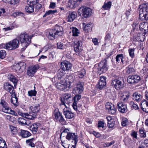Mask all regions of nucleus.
Returning <instances> with one entry per match:
<instances>
[{
	"mask_svg": "<svg viewBox=\"0 0 148 148\" xmlns=\"http://www.w3.org/2000/svg\"><path fill=\"white\" fill-rule=\"evenodd\" d=\"M139 132L140 135V136L142 138H145L146 137V133L142 129L139 130Z\"/></svg>",
	"mask_w": 148,
	"mask_h": 148,
	"instance_id": "nucleus-52",
	"label": "nucleus"
},
{
	"mask_svg": "<svg viewBox=\"0 0 148 148\" xmlns=\"http://www.w3.org/2000/svg\"><path fill=\"white\" fill-rule=\"evenodd\" d=\"M18 64L20 66V67H21V68L22 69H25V64L23 62H20L18 63Z\"/></svg>",
	"mask_w": 148,
	"mask_h": 148,
	"instance_id": "nucleus-62",
	"label": "nucleus"
},
{
	"mask_svg": "<svg viewBox=\"0 0 148 148\" xmlns=\"http://www.w3.org/2000/svg\"><path fill=\"white\" fill-rule=\"evenodd\" d=\"M68 4L71 8L75 7L77 5L76 1L74 0H69Z\"/></svg>",
	"mask_w": 148,
	"mask_h": 148,
	"instance_id": "nucleus-47",
	"label": "nucleus"
},
{
	"mask_svg": "<svg viewBox=\"0 0 148 148\" xmlns=\"http://www.w3.org/2000/svg\"><path fill=\"white\" fill-rule=\"evenodd\" d=\"M57 12V11L56 10H50L47 11L46 12L45 14L43 16V17H45L46 16H47L48 15L51 14H53L55 13H56Z\"/></svg>",
	"mask_w": 148,
	"mask_h": 148,
	"instance_id": "nucleus-49",
	"label": "nucleus"
},
{
	"mask_svg": "<svg viewBox=\"0 0 148 148\" xmlns=\"http://www.w3.org/2000/svg\"><path fill=\"white\" fill-rule=\"evenodd\" d=\"M10 129L11 132L13 134H16L17 133V128L12 125L10 126Z\"/></svg>",
	"mask_w": 148,
	"mask_h": 148,
	"instance_id": "nucleus-48",
	"label": "nucleus"
},
{
	"mask_svg": "<svg viewBox=\"0 0 148 148\" xmlns=\"http://www.w3.org/2000/svg\"><path fill=\"white\" fill-rule=\"evenodd\" d=\"M111 5L112 3L110 1L106 3H104L102 8L105 10H108L111 7Z\"/></svg>",
	"mask_w": 148,
	"mask_h": 148,
	"instance_id": "nucleus-50",
	"label": "nucleus"
},
{
	"mask_svg": "<svg viewBox=\"0 0 148 148\" xmlns=\"http://www.w3.org/2000/svg\"><path fill=\"white\" fill-rule=\"evenodd\" d=\"M97 72L99 74L105 72L108 69L107 60L104 59L98 64Z\"/></svg>",
	"mask_w": 148,
	"mask_h": 148,
	"instance_id": "nucleus-7",
	"label": "nucleus"
},
{
	"mask_svg": "<svg viewBox=\"0 0 148 148\" xmlns=\"http://www.w3.org/2000/svg\"><path fill=\"white\" fill-rule=\"evenodd\" d=\"M4 89L9 92L10 94H12L15 93L14 91V88L13 86L8 82L5 83L4 84Z\"/></svg>",
	"mask_w": 148,
	"mask_h": 148,
	"instance_id": "nucleus-18",
	"label": "nucleus"
},
{
	"mask_svg": "<svg viewBox=\"0 0 148 148\" xmlns=\"http://www.w3.org/2000/svg\"><path fill=\"white\" fill-rule=\"evenodd\" d=\"M73 36H77L79 34L78 30L75 27H73L72 29Z\"/></svg>",
	"mask_w": 148,
	"mask_h": 148,
	"instance_id": "nucleus-55",
	"label": "nucleus"
},
{
	"mask_svg": "<svg viewBox=\"0 0 148 148\" xmlns=\"http://www.w3.org/2000/svg\"><path fill=\"white\" fill-rule=\"evenodd\" d=\"M19 45V40L14 39L9 42L8 43H7L6 45H4V47L9 50L15 49L18 47Z\"/></svg>",
	"mask_w": 148,
	"mask_h": 148,
	"instance_id": "nucleus-6",
	"label": "nucleus"
},
{
	"mask_svg": "<svg viewBox=\"0 0 148 148\" xmlns=\"http://www.w3.org/2000/svg\"><path fill=\"white\" fill-rule=\"evenodd\" d=\"M30 108L32 112L33 113H34V114H33V113H31L32 114V115H33V114H35L36 116V114L40 110V104H38L32 106L30 107Z\"/></svg>",
	"mask_w": 148,
	"mask_h": 148,
	"instance_id": "nucleus-29",
	"label": "nucleus"
},
{
	"mask_svg": "<svg viewBox=\"0 0 148 148\" xmlns=\"http://www.w3.org/2000/svg\"><path fill=\"white\" fill-rule=\"evenodd\" d=\"M98 127L99 130L102 131L104 130L106 128V127L104 126V122L101 121H99Z\"/></svg>",
	"mask_w": 148,
	"mask_h": 148,
	"instance_id": "nucleus-37",
	"label": "nucleus"
},
{
	"mask_svg": "<svg viewBox=\"0 0 148 148\" xmlns=\"http://www.w3.org/2000/svg\"><path fill=\"white\" fill-rule=\"evenodd\" d=\"M123 56V54H121V61L122 63L123 67H124L127 65L128 61L127 59L124 58Z\"/></svg>",
	"mask_w": 148,
	"mask_h": 148,
	"instance_id": "nucleus-41",
	"label": "nucleus"
},
{
	"mask_svg": "<svg viewBox=\"0 0 148 148\" xmlns=\"http://www.w3.org/2000/svg\"><path fill=\"white\" fill-rule=\"evenodd\" d=\"M108 121V126L109 128L113 127L115 124V121L114 119L111 116H108L106 117Z\"/></svg>",
	"mask_w": 148,
	"mask_h": 148,
	"instance_id": "nucleus-27",
	"label": "nucleus"
},
{
	"mask_svg": "<svg viewBox=\"0 0 148 148\" xmlns=\"http://www.w3.org/2000/svg\"><path fill=\"white\" fill-rule=\"evenodd\" d=\"M20 0H11L9 4L13 5H17L19 2Z\"/></svg>",
	"mask_w": 148,
	"mask_h": 148,
	"instance_id": "nucleus-58",
	"label": "nucleus"
},
{
	"mask_svg": "<svg viewBox=\"0 0 148 148\" xmlns=\"http://www.w3.org/2000/svg\"><path fill=\"white\" fill-rule=\"evenodd\" d=\"M65 70L61 67L58 71L57 74L59 79H60L65 74Z\"/></svg>",
	"mask_w": 148,
	"mask_h": 148,
	"instance_id": "nucleus-35",
	"label": "nucleus"
},
{
	"mask_svg": "<svg viewBox=\"0 0 148 148\" xmlns=\"http://www.w3.org/2000/svg\"><path fill=\"white\" fill-rule=\"evenodd\" d=\"M34 7L33 5L28 4L25 8V11L28 13H31L34 11Z\"/></svg>",
	"mask_w": 148,
	"mask_h": 148,
	"instance_id": "nucleus-36",
	"label": "nucleus"
},
{
	"mask_svg": "<svg viewBox=\"0 0 148 148\" xmlns=\"http://www.w3.org/2000/svg\"><path fill=\"white\" fill-rule=\"evenodd\" d=\"M14 28L13 26H10L4 28L3 29L5 31H8L9 30H12Z\"/></svg>",
	"mask_w": 148,
	"mask_h": 148,
	"instance_id": "nucleus-64",
	"label": "nucleus"
},
{
	"mask_svg": "<svg viewBox=\"0 0 148 148\" xmlns=\"http://www.w3.org/2000/svg\"><path fill=\"white\" fill-rule=\"evenodd\" d=\"M84 26L83 29L86 32H91L93 27V25L91 23H89L86 24L85 23H83Z\"/></svg>",
	"mask_w": 148,
	"mask_h": 148,
	"instance_id": "nucleus-25",
	"label": "nucleus"
},
{
	"mask_svg": "<svg viewBox=\"0 0 148 148\" xmlns=\"http://www.w3.org/2000/svg\"><path fill=\"white\" fill-rule=\"evenodd\" d=\"M131 10V9L130 8V9H128L125 13H124L121 16V18H123V19L126 18V19H127L129 16L130 15Z\"/></svg>",
	"mask_w": 148,
	"mask_h": 148,
	"instance_id": "nucleus-40",
	"label": "nucleus"
},
{
	"mask_svg": "<svg viewBox=\"0 0 148 148\" xmlns=\"http://www.w3.org/2000/svg\"><path fill=\"white\" fill-rule=\"evenodd\" d=\"M12 98L11 100V102L15 106H17L18 105V98L16 97V93H12Z\"/></svg>",
	"mask_w": 148,
	"mask_h": 148,
	"instance_id": "nucleus-28",
	"label": "nucleus"
},
{
	"mask_svg": "<svg viewBox=\"0 0 148 148\" xmlns=\"http://www.w3.org/2000/svg\"><path fill=\"white\" fill-rule=\"evenodd\" d=\"M76 14V12H75L70 13L67 18V21L69 22H72L75 18Z\"/></svg>",
	"mask_w": 148,
	"mask_h": 148,
	"instance_id": "nucleus-34",
	"label": "nucleus"
},
{
	"mask_svg": "<svg viewBox=\"0 0 148 148\" xmlns=\"http://www.w3.org/2000/svg\"><path fill=\"white\" fill-rule=\"evenodd\" d=\"M86 71L84 69L81 70L79 71H77L74 73V75L77 76L78 77L80 78H83L86 75Z\"/></svg>",
	"mask_w": 148,
	"mask_h": 148,
	"instance_id": "nucleus-32",
	"label": "nucleus"
},
{
	"mask_svg": "<svg viewBox=\"0 0 148 148\" xmlns=\"http://www.w3.org/2000/svg\"><path fill=\"white\" fill-rule=\"evenodd\" d=\"M74 48L75 52L77 55L79 56L82 55V42L81 40L76 41L74 42Z\"/></svg>",
	"mask_w": 148,
	"mask_h": 148,
	"instance_id": "nucleus-10",
	"label": "nucleus"
},
{
	"mask_svg": "<svg viewBox=\"0 0 148 148\" xmlns=\"http://www.w3.org/2000/svg\"><path fill=\"white\" fill-rule=\"evenodd\" d=\"M121 100H122L123 102H125L127 101L129 97L130 92L127 91L121 92Z\"/></svg>",
	"mask_w": 148,
	"mask_h": 148,
	"instance_id": "nucleus-20",
	"label": "nucleus"
},
{
	"mask_svg": "<svg viewBox=\"0 0 148 148\" xmlns=\"http://www.w3.org/2000/svg\"><path fill=\"white\" fill-rule=\"evenodd\" d=\"M112 84L114 86L116 89L118 90H120V81L119 80L115 79L113 80L112 82Z\"/></svg>",
	"mask_w": 148,
	"mask_h": 148,
	"instance_id": "nucleus-30",
	"label": "nucleus"
},
{
	"mask_svg": "<svg viewBox=\"0 0 148 148\" xmlns=\"http://www.w3.org/2000/svg\"><path fill=\"white\" fill-rule=\"evenodd\" d=\"M53 114L56 121H59L62 125L65 124L66 122L65 120L58 109H56L54 110Z\"/></svg>",
	"mask_w": 148,
	"mask_h": 148,
	"instance_id": "nucleus-11",
	"label": "nucleus"
},
{
	"mask_svg": "<svg viewBox=\"0 0 148 148\" xmlns=\"http://www.w3.org/2000/svg\"><path fill=\"white\" fill-rule=\"evenodd\" d=\"M6 55V53L5 51L1 50L0 51V58L3 59L5 58Z\"/></svg>",
	"mask_w": 148,
	"mask_h": 148,
	"instance_id": "nucleus-54",
	"label": "nucleus"
},
{
	"mask_svg": "<svg viewBox=\"0 0 148 148\" xmlns=\"http://www.w3.org/2000/svg\"><path fill=\"white\" fill-rule=\"evenodd\" d=\"M39 67L38 65L32 66L29 68L27 71V74L29 76L32 77L36 72Z\"/></svg>",
	"mask_w": 148,
	"mask_h": 148,
	"instance_id": "nucleus-14",
	"label": "nucleus"
},
{
	"mask_svg": "<svg viewBox=\"0 0 148 148\" xmlns=\"http://www.w3.org/2000/svg\"><path fill=\"white\" fill-rule=\"evenodd\" d=\"M106 77L104 76L100 77L99 82L97 84V87L100 90L102 89L106 85Z\"/></svg>",
	"mask_w": 148,
	"mask_h": 148,
	"instance_id": "nucleus-15",
	"label": "nucleus"
},
{
	"mask_svg": "<svg viewBox=\"0 0 148 148\" xmlns=\"http://www.w3.org/2000/svg\"><path fill=\"white\" fill-rule=\"evenodd\" d=\"M35 140V138H32L30 139L27 140L26 142L27 145L30 146L32 147H34L35 146V145L33 142Z\"/></svg>",
	"mask_w": 148,
	"mask_h": 148,
	"instance_id": "nucleus-38",
	"label": "nucleus"
},
{
	"mask_svg": "<svg viewBox=\"0 0 148 148\" xmlns=\"http://www.w3.org/2000/svg\"><path fill=\"white\" fill-rule=\"evenodd\" d=\"M63 113L66 118L70 119L73 118L74 116V114L70 110L68 109L67 107H64Z\"/></svg>",
	"mask_w": 148,
	"mask_h": 148,
	"instance_id": "nucleus-16",
	"label": "nucleus"
},
{
	"mask_svg": "<svg viewBox=\"0 0 148 148\" xmlns=\"http://www.w3.org/2000/svg\"><path fill=\"white\" fill-rule=\"evenodd\" d=\"M14 68L16 71H19L21 69V67L18 63L16 64L14 66Z\"/></svg>",
	"mask_w": 148,
	"mask_h": 148,
	"instance_id": "nucleus-61",
	"label": "nucleus"
},
{
	"mask_svg": "<svg viewBox=\"0 0 148 148\" xmlns=\"http://www.w3.org/2000/svg\"><path fill=\"white\" fill-rule=\"evenodd\" d=\"M139 18L141 21L148 20V3H144L139 5Z\"/></svg>",
	"mask_w": 148,
	"mask_h": 148,
	"instance_id": "nucleus-2",
	"label": "nucleus"
},
{
	"mask_svg": "<svg viewBox=\"0 0 148 148\" xmlns=\"http://www.w3.org/2000/svg\"><path fill=\"white\" fill-rule=\"evenodd\" d=\"M139 28L140 30L142 32L143 35L145 36L148 32V23L143 22L140 23Z\"/></svg>",
	"mask_w": 148,
	"mask_h": 148,
	"instance_id": "nucleus-12",
	"label": "nucleus"
},
{
	"mask_svg": "<svg viewBox=\"0 0 148 148\" xmlns=\"http://www.w3.org/2000/svg\"><path fill=\"white\" fill-rule=\"evenodd\" d=\"M126 73L128 74H132L135 71V67L134 64H131L126 68Z\"/></svg>",
	"mask_w": 148,
	"mask_h": 148,
	"instance_id": "nucleus-26",
	"label": "nucleus"
},
{
	"mask_svg": "<svg viewBox=\"0 0 148 148\" xmlns=\"http://www.w3.org/2000/svg\"><path fill=\"white\" fill-rule=\"evenodd\" d=\"M62 31V26L56 25L53 28L49 30L47 32L46 36L49 39L53 40L61 36L63 34Z\"/></svg>",
	"mask_w": 148,
	"mask_h": 148,
	"instance_id": "nucleus-1",
	"label": "nucleus"
},
{
	"mask_svg": "<svg viewBox=\"0 0 148 148\" xmlns=\"http://www.w3.org/2000/svg\"><path fill=\"white\" fill-rule=\"evenodd\" d=\"M19 115H21L24 118L26 119H29V120H34L36 117L35 114L32 115V113H23L19 111L18 112Z\"/></svg>",
	"mask_w": 148,
	"mask_h": 148,
	"instance_id": "nucleus-19",
	"label": "nucleus"
},
{
	"mask_svg": "<svg viewBox=\"0 0 148 148\" xmlns=\"http://www.w3.org/2000/svg\"><path fill=\"white\" fill-rule=\"evenodd\" d=\"M31 38L27 34H21L20 36V42L22 44L25 45V48H26L28 45L30 43Z\"/></svg>",
	"mask_w": 148,
	"mask_h": 148,
	"instance_id": "nucleus-9",
	"label": "nucleus"
},
{
	"mask_svg": "<svg viewBox=\"0 0 148 148\" xmlns=\"http://www.w3.org/2000/svg\"><path fill=\"white\" fill-rule=\"evenodd\" d=\"M20 133V135L23 138H27L30 136L31 135V133L28 131L21 129Z\"/></svg>",
	"mask_w": 148,
	"mask_h": 148,
	"instance_id": "nucleus-33",
	"label": "nucleus"
},
{
	"mask_svg": "<svg viewBox=\"0 0 148 148\" xmlns=\"http://www.w3.org/2000/svg\"><path fill=\"white\" fill-rule=\"evenodd\" d=\"M36 93L37 92L35 90H31L29 91L28 92V95L30 97L35 96H36Z\"/></svg>",
	"mask_w": 148,
	"mask_h": 148,
	"instance_id": "nucleus-56",
	"label": "nucleus"
},
{
	"mask_svg": "<svg viewBox=\"0 0 148 148\" xmlns=\"http://www.w3.org/2000/svg\"><path fill=\"white\" fill-rule=\"evenodd\" d=\"M0 103L2 106V111L5 113H9V108L8 106V103L5 100L2 99L1 100Z\"/></svg>",
	"mask_w": 148,
	"mask_h": 148,
	"instance_id": "nucleus-17",
	"label": "nucleus"
},
{
	"mask_svg": "<svg viewBox=\"0 0 148 148\" xmlns=\"http://www.w3.org/2000/svg\"><path fill=\"white\" fill-rule=\"evenodd\" d=\"M142 92L140 91H138L136 92L133 94V96H138V98L137 100L138 101H140V98H142Z\"/></svg>",
	"mask_w": 148,
	"mask_h": 148,
	"instance_id": "nucleus-44",
	"label": "nucleus"
},
{
	"mask_svg": "<svg viewBox=\"0 0 148 148\" xmlns=\"http://www.w3.org/2000/svg\"><path fill=\"white\" fill-rule=\"evenodd\" d=\"M65 46L61 42H59L57 44V48L63 49H64L65 48Z\"/></svg>",
	"mask_w": 148,
	"mask_h": 148,
	"instance_id": "nucleus-57",
	"label": "nucleus"
},
{
	"mask_svg": "<svg viewBox=\"0 0 148 148\" xmlns=\"http://www.w3.org/2000/svg\"><path fill=\"white\" fill-rule=\"evenodd\" d=\"M17 121L18 123L21 125H25L26 122V119L23 117H20L18 119Z\"/></svg>",
	"mask_w": 148,
	"mask_h": 148,
	"instance_id": "nucleus-51",
	"label": "nucleus"
},
{
	"mask_svg": "<svg viewBox=\"0 0 148 148\" xmlns=\"http://www.w3.org/2000/svg\"><path fill=\"white\" fill-rule=\"evenodd\" d=\"M131 104L132 105V106L133 108L135 110L139 109V107L137 104L134 103V102H131Z\"/></svg>",
	"mask_w": 148,
	"mask_h": 148,
	"instance_id": "nucleus-60",
	"label": "nucleus"
},
{
	"mask_svg": "<svg viewBox=\"0 0 148 148\" xmlns=\"http://www.w3.org/2000/svg\"><path fill=\"white\" fill-rule=\"evenodd\" d=\"M81 98V95L79 94H77L73 97V102H75L77 103L78 100Z\"/></svg>",
	"mask_w": 148,
	"mask_h": 148,
	"instance_id": "nucleus-53",
	"label": "nucleus"
},
{
	"mask_svg": "<svg viewBox=\"0 0 148 148\" xmlns=\"http://www.w3.org/2000/svg\"><path fill=\"white\" fill-rule=\"evenodd\" d=\"M61 67L65 71L69 70L71 69L72 64L69 62L65 61L61 63Z\"/></svg>",
	"mask_w": 148,
	"mask_h": 148,
	"instance_id": "nucleus-21",
	"label": "nucleus"
},
{
	"mask_svg": "<svg viewBox=\"0 0 148 148\" xmlns=\"http://www.w3.org/2000/svg\"><path fill=\"white\" fill-rule=\"evenodd\" d=\"M7 146L5 141L3 138L0 137V148H6Z\"/></svg>",
	"mask_w": 148,
	"mask_h": 148,
	"instance_id": "nucleus-45",
	"label": "nucleus"
},
{
	"mask_svg": "<svg viewBox=\"0 0 148 148\" xmlns=\"http://www.w3.org/2000/svg\"><path fill=\"white\" fill-rule=\"evenodd\" d=\"M72 84L73 82L72 81L69 80L67 81L66 80L63 84L60 83H56V86L57 88L60 90L66 92L68 91L72 87Z\"/></svg>",
	"mask_w": 148,
	"mask_h": 148,
	"instance_id": "nucleus-4",
	"label": "nucleus"
},
{
	"mask_svg": "<svg viewBox=\"0 0 148 148\" xmlns=\"http://www.w3.org/2000/svg\"><path fill=\"white\" fill-rule=\"evenodd\" d=\"M8 78L10 81L12 82L15 87L17 84L18 80L16 77L12 74H9L8 76Z\"/></svg>",
	"mask_w": 148,
	"mask_h": 148,
	"instance_id": "nucleus-31",
	"label": "nucleus"
},
{
	"mask_svg": "<svg viewBox=\"0 0 148 148\" xmlns=\"http://www.w3.org/2000/svg\"><path fill=\"white\" fill-rule=\"evenodd\" d=\"M71 95L70 94L67 93L64 98V100H61V103L60 105L62 106V107H67V106L65 104V103L67 104L69 103L68 100L71 98Z\"/></svg>",
	"mask_w": 148,
	"mask_h": 148,
	"instance_id": "nucleus-23",
	"label": "nucleus"
},
{
	"mask_svg": "<svg viewBox=\"0 0 148 148\" xmlns=\"http://www.w3.org/2000/svg\"><path fill=\"white\" fill-rule=\"evenodd\" d=\"M76 79H73V81H72L73 83L75 84L76 86V87H75L74 89L73 92L74 93L75 91V93L76 94H80L84 90V83L80 82H77L76 81Z\"/></svg>",
	"mask_w": 148,
	"mask_h": 148,
	"instance_id": "nucleus-8",
	"label": "nucleus"
},
{
	"mask_svg": "<svg viewBox=\"0 0 148 148\" xmlns=\"http://www.w3.org/2000/svg\"><path fill=\"white\" fill-rule=\"evenodd\" d=\"M64 133H66V138L68 140H72L74 141L75 145L77 144L78 142V136L75 133H71L67 128H65L62 132L61 135H64Z\"/></svg>",
	"mask_w": 148,
	"mask_h": 148,
	"instance_id": "nucleus-5",
	"label": "nucleus"
},
{
	"mask_svg": "<svg viewBox=\"0 0 148 148\" xmlns=\"http://www.w3.org/2000/svg\"><path fill=\"white\" fill-rule=\"evenodd\" d=\"M135 50V49L134 48H130L128 50L129 56L132 58H134L135 57V55L134 53Z\"/></svg>",
	"mask_w": 148,
	"mask_h": 148,
	"instance_id": "nucleus-42",
	"label": "nucleus"
},
{
	"mask_svg": "<svg viewBox=\"0 0 148 148\" xmlns=\"http://www.w3.org/2000/svg\"><path fill=\"white\" fill-rule=\"evenodd\" d=\"M78 14L83 18H87L90 17L92 13V10L88 7L82 6L78 10Z\"/></svg>",
	"mask_w": 148,
	"mask_h": 148,
	"instance_id": "nucleus-3",
	"label": "nucleus"
},
{
	"mask_svg": "<svg viewBox=\"0 0 148 148\" xmlns=\"http://www.w3.org/2000/svg\"><path fill=\"white\" fill-rule=\"evenodd\" d=\"M122 121L121 123L122 126L124 127L127 126L128 121V119L125 118L124 117H122Z\"/></svg>",
	"mask_w": 148,
	"mask_h": 148,
	"instance_id": "nucleus-43",
	"label": "nucleus"
},
{
	"mask_svg": "<svg viewBox=\"0 0 148 148\" xmlns=\"http://www.w3.org/2000/svg\"><path fill=\"white\" fill-rule=\"evenodd\" d=\"M136 75L129 76L127 77V82L130 84H134V78L136 77Z\"/></svg>",
	"mask_w": 148,
	"mask_h": 148,
	"instance_id": "nucleus-39",
	"label": "nucleus"
},
{
	"mask_svg": "<svg viewBox=\"0 0 148 148\" xmlns=\"http://www.w3.org/2000/svg\"><path fill=\"white\" fill-rule=\"evenodd\" d=\"M137 133L135 131H134L132 133L131 136L133 137V138H137Z\"/></svg>",
	"mask_w": 148,
	"mask_h": 148,
	"instance_id": "nucleus-63",
	"label": "nucleus"
},
{
	"mask_svg": "<svg viewBox=\"0 0 148 148\" xmlns=\"http://www.w3.org/2000/svg\"><path fill=\"white\" fill-rule=\"evenodd\" d=\"M106 110H107L109 113L110 114H114L116 112V108L114 105L110 102H107L106 104Z\"/></svg>",
	"mask_w": 148,
	"mask_h": 148,
	"instance_id": "nucleus-13",
	"label": "nucleus"
},
{
	"mask_svg": "<svg viewBox=\"0 0 148 148\" xmlns=\"http://www.w3.org/2000/svg\"><path fill=\"white\" fill-rule=\"evenodd\" d=\"M132 28L131 30L130 34L131 36H133V38L134 40H137L138 41H140V40H139L138 39V36L136 37V35L135 34H137V32H136L137 31H138V27H134V26H132Z\"/></svg>",
	"mask_w": 148,
	"mask_h": 148,
	"instance_id": "nucleus-24",
	"label": "nucleus"
},
{
	"mask_svg": "<svg viewBox=\"0 0 148 148\" xmlns=\"http://www.w3.org/2000/svg\"><path fill=\"white\" fill-rule=\"evenodd\" d=\"M139 24V22L137 20L134 21L133 23L132 24V26H134V27H138V25Z\"/></svg>",
	"mask_w": 148,
	"mask_h": 148,
	"instance_id": "nucleus-59",
	"label": "nucleus"
},
{
	"mask_svg": "<svg viewBox=\"0 0 148 148\" xmlns=\"http://www.w3.org/2000/svg\"><path fill=\"white\" fill-rule=\"evenodd\" d=\"M127 110L126 105L123 103L121 105V113H126L127 111Z\"/></svg>",
	"mask_w": 148,
	"mask_h": 148,
	"instance_id": "nucleus-46",
	"label": "nucleus"
},
{
	"mask_svg": "<svg viewBox=\"0 0 148 148\" xmlns=\"http://www.w3.org/2000/svg\"><path fill=\"white\" fill-rule=\"evenodd\" d=\"M40 124L39 123H35L32 125L30 127V130L34 134H36L38 130V127Z\"/></svg>",
	"mask_w": 148,
	"mask_h": 148,
	"instance_id": "nucleus-22",
	"label": "nucleus"
}]
</instances>
